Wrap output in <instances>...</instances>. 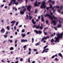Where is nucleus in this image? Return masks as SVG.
<instances>
[{"instance_id": "obj_1", "label": "nucleus", "mask_w": 63, "mask_h": 63, "mask_svg": "<svg viewBox=\"0 0 63 63\" xmlns=\"http://www.w3.org/2000/svg\"><path fill=\"white\" fill-rule=\"evenodd\" d=\"M57 37H55V38L56 40V41H54L55 42H56L57 41L58 42H59V40L60 38H62V35H63V32L61 34L57 33Z\"/></svg>"}, {"instance_id": "obj_2", "label": "nucleus", "mask_w": 63, "mask_h": 63, "mask_svg": "<svg viewBox=\"0 0 63 63\" xmlns=\"http://www.w3.org/2000/svg\"><path fill=\"white\" fill-rule=\"evenodd\" d=\"M45 16H49V18L51 19V20H52L53 18L54 19H57V18L56 17H55V16H51L50 15H49L48 14H46Z\"/></svg>"}, {"instance_id": "obj_3", "label": "nucleus", "mask_w": 63, "mask_h": 63, "mask_svg": "<svg viewBox=\"0 0 63 63\" xmlns=\"http://www.w3.org/2000/svg\"><path fill=\"white\" fill-rule=\"evenodd\" d=\"M16 0H11V1L10 2V3L8 4L9 6H11V5L13 3V2H14V3H13V4H15L16 5H17L18 4V2H16Z\"/></svg>"}, {"instance_id": "obj_4", "label": "nucleus", "mask_w": 63, "mask_h": 63, "mask_svg": "<svg viewBox=\"0 0 63 63\" xmlns=\"http://www.w3.org/2000/svg\"><path fill=\"white\" fill-rule=\"evenodd\" d=\"M45 4H46V2H45V1L42 2L41 6L40 7L41 9H42L43 8H46Z\"/></svg>"}, {"instance_id": "obj_5", "label": "nucleus", "mask_w": 63, "mask_h": 63, "mask_svg": "<svg viewBox=\"0 0 63 63\" xmlns=\"http://www.w3.org/2000/svg\"><path fill=\"white\" fill-rule=\"evenodd\" d=\"M34 32H36V33L37 34L39 33V34H41L42 33V31H37V30H34Z\"/></svg>"}, {"instance_id": "obj_6", "label": "nucleus", "mask_w": 63, "mask_h": 63, "mask_svg": "<svg viewBox=\"0 0 63 63\" xmlns=\"http://www.w3.org/2000/svg\"><path fill=\"white\" fill-rule=\"evenodd\" d=\"M31 6H28L27 8V10H28L30 12L31 10Z\"/></svg>"}, {"instance_id": "obj_7", "label": "nucleus", "mask_w": 63, "mask_h": 63, "mask_svg": "<svg viewBox=\"0 0 63 63\" xmlns=\"http://www.w3.org/2000/svg\"><path fill=\"white\" fill-rule=\"evenodd\" d=\"M5 30L3 28H2L1 30V33L2 34L4 33L5 32Z\"/></svg>"}, {"instance_id": "obj_8", "label": "nucleus", "mask_w": 63, "mask_h": 63, "mask_svg": "<svg viewBox=\"0 0 63 63\" xmlns=\"http://www.w3.org/2000/svg\"><path fill=\"white\" fill-rule=\"evenodd\" d=\"M26 10V9H25L24 11H20V13L21 14H22V15H23L24 14V12H25V11Z\"/></svg>"}, {"instance_id": "obj_9", "label": "nucleus", "mask_w": 63, "mask_h": 63, "mask_svg": "<svg viewBox=\"0 0 63 63\" xmlns=\"http://www.w3.org/2000/svg\"><path fill=\"white\" fill-rule=\"evenodd\" d=\"M52 23H53L54 25H55L56 24L57 22H56L55 21L53 20H52Z\"/></svg>"}, {"instance_id": "obj_10", "label": "nucleus", "mask_w": 63, "mask_h": 63, "mask_svg": "<svg viewBox=\"0 0 63 63\" xmlns=\"http://www.w3.org/2000/svg\"><path fill=\"white\" fill-rule=\"evenodd\" d=\"M58 55L59 56H60V57H61V58H63V56H62V54H61V53H59Z\"/></svg>"}, {"instance_id": "obj_11", "label": "nucleus", "mask_w": 63, "mask_h": 63, "mask_svg": "<svg viewBox=\"0 0 63 63\" xmlns=\"http://www.w3.org/2000/svg\"><path fill=\"white\" fill-rule=\"evenodd\" d=\"M34 21V19H33L32 20V23L33 24H36V22Z\"/></svg>"}, {"instance_id": "obj_12", "label": "nucleus", "mask_w": 63, "mask_h": 63, "mask_svg": "<svg viewBox=\"0 0 63 63\" xmlns=\"http://www.w3.org/2000/svg\"><path fill=\"white\" fill-rule=\"evenodd\" d=\"M61 25L59 24L57 26V28H61Z\"/></svg>"}, {"instance_id": "obj_13", "label": "nucleus", "mask_w": 63, "mask_h": 63, "mask_svg": "<svg viewBox=\"0 0 63 63\" xmlns=\"http://www.w3.org/2000/svg\"><path fill=\"white\" fill-rule=\"evenodd\" d=\"M41 17L42 21H45V20L44 19V17H43V16H42V15H41Z\"/></svg>"}, {"instance_id": "obj_14", "label": "nucleus", "mask_w": 63, "mask_h": 63, "mask_svg": "<svg viewBox=\"0 0 63 63\" xmlns=\"http://www.w3.org/2000/svg\"><path fill=\"white\" fill-rule=\"evenodd\" d=\"M45 40H47V38H46V37H44L42 39V41L43 42V41H44V40H45Z\"/></svg>"}, {"instance_id": "obj_15", "label": "nucleus", "mask_w": 63, "mask_h": 63, "mask_svg": "<svg viewBox=\"0 0 63 63\" xmlns=\"http://www.w3.org/2000/svg\"><path fill=\"white\" fill-rule=\"evenodd\" d=\"M48 50V49L47 48L43 50V51L42 52V53H44V52H45V50Z\"/></svg>"}, {"instance_id": "obj_16", "label": "nucleus", "mask_w": 63, "mask_h": 63, "mask_svg": "<svg viewBox=\"0 0 63 63\" xmlns=\"http://www.w3.org/2000/svg\"><path fill=\"white\" fill-rule=\"evenodd\" d=\"M34 6L35 7H36V6H38V5L37 4V2H36L35 3H34Z\"/></svg>"}, {"instance_id": "obj_17", "label": "nucleus", "mask_w": 63, "mask_h": 63, "mask_svg": "<svg viewBox=\"0 0 63 63\" xmlns=\"http://www.w3.org/2000/svg\"><path fill=\"white\" fill-rule=\"evenodd\" d=\"M6 28L8 30H10V27L9 26H8L6 27Z\"/></svg>"}, {"instance_id": "obj_18", "label": "nucleus", "mask_w": 63, "mask_h": 63, "mask_svg": "<svg viewBox=\"0 0 63 63\" xmlns=\"http://www.w3.org/2000/svg\"><path fill=\"white\" fill-rule=\"evenodd\" d=\"M22 34V36L23 38V37H25V35H26L25 34H24L23 33Z\"/></svg>"}, {"instance_id": "obj_19", "label": "nucleus", "mask_w": 63, "mask_h": 63, "mask_svg": "<svg viewBox=\"0 0 63 63\" xmlns=\"http://www.w3.org/2000/svg\"><path fill=\"white\" fill-rule=\"evenodd\" d=\"M11 23H14V24L15 23H16V21L14 20L12 21V22H11Z\"/></svg>"}, {"instance_id": "obj_20", "label": "nucleus", "mask_w": 63, "mask_h": 63, "mask_svg": "<svg viewBox=\"0 0 63 63\" xmlns=\"http://www.w3.org/2000/svg\"><path fill=\"white\" fill-rule=\"evenodd\" d=\"M3 36L5 38H6L8 37L7 35H4Z\"/></svg>"}, {"instance_id": "obj_21", "label": "nucleus", "mask_w": 63, "mask_h": 63, "mask_svg": "<svg viewBox=\"0 0 63 63\" xmlns=\"http://www.w3.org/2000/svg\"><path fill=\"white\" fill-rule=\"evenodd\" d=\"M10 49L11 50H14V48L13 47H11L10 48Z\"/></svg>"}, {"instance_id": "obj_22", "label": "nucleus", "mask_w": 63, "mask_h": 63, "mask_svg": "<svg viewBox=\"0 0 63 63\" xmlns=\"http://www.w3.org/2000/svg\"><path fill=\"white\" fill-rule=\"evenodd\" d=\"M39 28L40 29H41V30H42L43 29V27L40 26L39 27Z\"/></svg>"}, {"instance_id": "obj_23", "label": "nucleus", "mask_w": 63, "mask_h": 63, "mask_svg": "<svg viewBox=\"0 0 63 63\" xmlns=\"http://www.w3.org/2000/svg\"><path fill=\"white\" fill-rule=\"evenodd\" d=\"M39 26H36L35 29H38V28H39Z\"/></svg>"}, {"instance_id": "obj_24", "label": "nucleus", "mask_w": 63, "mask_h": 63, "mask_svg": "<svg viewBox=\"0 0 63 63\" xmlns=\"http://www.w3.org/2000/svg\"><path fill=\"white\" fill-rule=\"evenodd\" d=\"M24 42V39H22L21 40V43Z\"/></svg>"}, {"instance_id": "obj_25", "label": "nucleus", "mask_w": 63, "mask_h": 63, "mask_svg": "<svg viewBox=\"0 0 63 63\" xmlns=\"http://www.w3.org/2000/svg\"><path fill=\"white\" fill-rule=\"evenodd\" d=\"M29 17L30 20H31V19L32 18V17L31 16H30Z\"/></svg>"}, {"instance_id": "obj_26", "label": "nucleus", "mask_w": 63, "mask_h": 63, "mask_svg": "<svg viewBox=\"0 0 63 63\" xmlns=\"http://www.w3.org/2000/svg\"><path fill=\"white\" fill-rule=\"evenodd\" d=\"M54 41V40H53V39H52L51 41V43H53Z\"/></svg>"}, {"instance_id": "obj_27", "label": "nucleus", "mask_w": 63, "mask_h": 63, "mask_svg": "<svg viewBox=\"0 0 63 63\" xmlns=\"http://www.w3.org/2000/svg\"><path fill=\"white\" fill-rule=\"evenodd\" d=\"M34 38H32V43H34Z\"/></svg>"}, {"instance_id": "obj_28", "label": "nucleus", "mask_w": 63, "mask_h": 63, "mask_svg": "<svg viewBox=\"0 0 63 63\" xmlns=\"http://www.w3.org/2000/svg\"><path fill=\"white\" fill-rule=\"evenodd\" d=\"M18 23H19V22H16V26H17V25H18Z\"/></svg>"}, {"instance_id": "obj_29", "label": "nucleus", "mask_w": 63, "mask_h": 63, "mask_svg": "<svg viewBox=\"0 0 63 63\" xmlns=\"http://www.w3.org/2000/svg\"><path fill=\"white\" fill-rule=\"evenodd\" d=\"M21 32H25V30H24V29H23L22 31H21Z\"/></svg>"}, {"instance_id": "obj_30", "label": "nucleus", "mask_w": 63, "mask_h": 63, "mask_svg": "<svg viewBox=\"0 0 63 63\" xmlns=\"http://www.w3.org/2000/svg\"><path fill=\"white\" fill-rule=\"evenodd\" d=\"M48 46H47V45L46 46H45L44 48H43L44 49H45V48H46Z\"/></svg>"}, {"instance_id": "obj_31", "label": "nucleus", "mask_w": 63, "mask_h": 63, "mask_svg": "<svg viewBox=\"0 0 63 63\" xmlns=\"http://www.w3.org/2000/svg\"><path fill=\"white\" fill-rule=\"evenodd\" d=\"M43 32L44 33L45 35H47V33L45 32V30H44L43 31Z\"/></svg>"}, {"instance_id": "obj_32", "label": "nucleus", "mask_w": 63, "mask_h": 63, "mask_svg": "<svg viewBox=\"0 0 63 63\" xmlns=\"http://www.w3.org/2000/svg\"><path fill=\"white\" fill-rule=\"evenodd\" d=\"M55 60H56V61H58L59 60V59H57V58H55Z\"/></svg>"}, {"instance_id": "obj_33", "label": "nucleus", "mask_w": 63, "mask_h": 63, "mask_svg": "<svg viewBox=\"0 0 63 63\" xmlns=\"http://www.w3.org/2000/svg\"><path fill=\"white\" fill-rule=\"evenodd\" d=\"M39 44L38 43H36L35 44V46H39Z\"/></svg>"}, {"instance_id": "obj_34", "label": "nucleus", "mask_w": 63, "mask_h": 63, "mask_svg": "<svg viewBox=\"0 0 63 63\" xmlns=\"http://www.w3.org/2000/svg\"><path fill=\"white\" fill-rule=\"evenodd\" d=\"M35 14H36V13H37V9L35 10Z\"/></svg>"}, {"instance_id": "obj_35", "label": "nucleus", "mask_w": 63, "mask_h": 63, "mask_svg": "<svg viewBox=\"0 0 63 63\" xmlns=\"http://www.w3.org/2000/svg\"><path fill=\"white\" fill-rule=\"evenodd\" d=\"M33 51L36 52V51H37V50L36 49H34Z\"/></svg>"}, {"instance_id": "obj_36", "label": "nucleus", "mask_w": 63, "mask_h": 63, "mask_svg": "<svg viewBox=\"0 0 63 63\" xmlns=\"http://www.w3.org/2000/svg\"><path fill=\"white\" fill-rule=\"evenodd\" d=\"M30 58H29L28 59V62H30Z\"/></svg>"}, {"instance_id": "obj_37", "label": "nucleus", "mask_w": 63, "mask_h": 63, "mask_svg": "<svg viewBox=\"0 0 63 63\" xmlns=\"http://www.w3.org/2000/svg\"><path fill=\"white\" fill-rule=\"evenodd\" d=\"M55 57V55H53L51 57V58L53 59Z\"/></svg>"}, {"instance_id": "obj_38", "label": "nucleus", "mask_w": 63, "mask_h": 63, "mask_svg": "<svg viewBox=\"0 0 63 63\" xmlns=\"http://www.w3.org/2000/svg\"><path fill=\"white\" fill-rule=\"evenodd\" d=\"M27 42V39H24V42Z\"/></svg>"}, {"instance_id": "obj_39", "label": "nucleus", "mask_w": 63, "mask_h": 63, "mask_svg": "<svg viewBox=\"0 0 63 63\" xmlns=\"http://www.w3.org/2000/svg\"><path fill=\"white\" fill-rule=\"evenodd\" d=\"M23 48H26V45H25L23 47Z\"/></svg>"}, {"instance_id": "obj_40", "label": "nucleus", "mask_w": 63, "mask_h": 63, "mask_svg": "<svg viewBox=\"0 0 63 63\" xmlns=\"http://www.w3.org/2000/svg\"><path fill=\"white\" fill-rule=\"evenodd\" d=\"M9 42L10 43H12V42H13V40H9Z\"/></svg>"}, {"instance_id": "obj_41", "label": "nucleus", "mask_w": 63, "mask_h": 63, "mask_svg": "<svg viewBox=\"0 0 63 63\" xmlns=\"http://www.w3.org/2000/svg\"><path fill=\"white\" fill-rule=\"evenodd\" d=\"M4 6V4L2 5H1V6H0L1 8H2L3 6Z\"/></svg>"}, {"instance_id": "obj_42", "label": "nucleus", "mask_w": 63, "mask_h": 63, "mask_svg": "<svg viewBox=\"0 0 63 63\" xmlns=\"http://www.w3.org/2000/svg\"><path fill=\"white\" fill-rule=\"evenodd\" d=\"M58 12L59 13H60V10L59 9H58Z\"/></svg>"}, {"instance_id": "obj_43", "label": "nucleus", "mask_w": 63, "mask_h": 63, "mask_svg": "<svg viewBox=\"0 0 63 63\" xmlns=\"http://www.w3.org/2000/svg\"><path fill=\"white\" fill-rule=\"evenodd\" d=\"M54 28L55 29V30H57V28L56 27H54Z\"/></svg>"}, {"instance_id": "obj_44", "label": "nucleus", "mask_w": 63, "mask_h": 63, "mask_svg": "<svg viewBox=\"0 0 63 63\" xmlns=\"http://www.w3.org/2000/svg\"><path fill=\"white\" fill-rule=\"evenodd\" d=\"M15 34L16 35H17V32H15Z\"/></svg>"}, {"instance_id": "obj_45", "label": "nucleus", "mask_w": 63, "mask_h": 63, "mask_svg": "<svg viewBox=\"0 0 63 63\" xmlns=\"http://www.w3.org/2000/svg\"><path fill=\"white\" fill-rule=\"evenodd\" d=\"M63 6H62L61 7L60 9L61 10H62L63 9Z\"/></svg>"}, {"instance_id": "obj_46", "label": "nucleus", "mask_w": 63, "mask_h": 63, "mask_svg": "<svg viewBox=\"0 0 63 63\" xmlns=\"http://www.w3.org/2000/svg\"><path fill=\"white\" fill-rule=\"evenodd\" d=\"M47 28H44V30L45 31V30H46V29H47Z\"/></svg>"}, {"instance_id": "obj_47", "label": "nucleus", "mask_w": 63, "mask_h": 63, "mask_svg": "<svg viewBox=\"0 0 63 63\" xmlns=\"http://www.w3.org/2000/svg\"><path fill=\"white\" fill-rule=\"evenodd\" d=\"M58 20H59V23H61L62 22H61V21H60V19H59Z\"/></svg>"}, {"instance_id": "obj_48", "label": "nucleus", "mask_w": 63, "mask_h": 63, "mask_svg": "<svg viewBox=\"0 0 63 63\" xmlns=\"http://www.w3.org/2000/svg\"><path fill=\"white\" fill-rule=\"evenodd\" d=\"M17 41L16 40L15 41V44H16V43H17Z\"/></svg>"}, {"instance_id": "obj_49", "label": "nucleus", "mask_w": 63, "mask_h": 63, "mask_svg": "<svg viewBox=\"0 0 63 63\" xmlns=\"http://www.w3.org/2000/svg\"><path fill=\"white\" fill-rule=\"evenodd\" d=\"M48 21H47V20L46 21V24H48Z\"/></svg>"}, {"instance_id": "obj_50", "label": "nucleus", "mask_w": 63, "mask_h": 63, "mask_svg": "<svg viewBox=\"0 0 63 63\" xmlns=\"http://www.w3.org/2000/svg\"><path fill=\"white\" fill-rule=\"evenodd\" d=\"M23 60V59H22V58L20 59V61H22Z\"/></svg>"}, {"instance_id": "obj_51", "label": "nucleus", "mask_w": 63, "mask_h": 63, "mask_svg": "<svg viewBox=\"0 0 63 63\" xmlns=\"http://www.w3.org/2000/svg\"><path fill=\"white\" fill-rule=\"evenodd\" d=\"M31 54V51L29 52L28 53V54H29V55H30V54Z\"/></svg>"}, {"instance_id": "obj_52", "label": "nucleus", "mask_w": 63, "mask_h": 63, "mask_svg": "<svg viewBox=\"0 0 63 63\" xmlns=\"http://www.w3.org/2000/svg\"><path fill=\"white\" fill-rule=\"evenodd\" d=\"M29 51H31V49L30 48H29Z\"/></svg>"}, {"instance_id": "obj_53", "label": "nucleus", "mask_w": 63, "mask_h": 63, "mask_svg": "<svg viewBox=\"0 0 63 63\" xmlns=\"http://www.w3.org/2000/svg\"><path fill=\"white\" fill-rule=\"evenodd\" d=\"M14 29H15V30H16V27L15 26L14 27Z\"/></svg>"}, {"instance_id": "obj_54", "label": "nucleus", "mask_w": 63, "mask_h": 63, "mask_svg": "<svg viewBox=\"0 0 63 63\" xmlns=\"http://www.w3.org/2000/svg\"><path fill=\"white\" fill-rule=\"evenodd\" d=\"M30 32H28L27 33V35H29V34H30Z\"/></svg>"}, {"instance_id": "obj_55", "label": "nucleus", "mask_w": 63, "mask_h": 63, "mask_svg": "<svg viewBox=\"0 0 63 63\" xmlns=\"http://www.w3.org/2000/svg\"><path fill=\"white\" fill-rule=\"evenodd\" d=\"M8 34V32L6 31L5 34Z\"/></svg>"}, {"instance_id": "obj_56", "label": "nucleus", "mask_w": 63, "mask_h": 63, "mask_svg": "<svg viewBox=\"0 0 63 63\" xmlns=\"http://www.w3.org/2000/svg\"><path fill=\"white\" fill-rule=\"evenodd\" d=\"M38 18V19H40V16H39Z\"/></svg>"}, {"instance_id": "obj_57", "label": "nucleus", "mask_w": 63, "mask_h": 63, "mask_svg": "<svg viewBox=\"0 0 63 63\" xmlns=\"http://www.w3.org/2000/svg\"><path fill=\"white\" fill-rule=\"evenodd\" d=\"M12 54H13V52L11 51L10 52Z\"/></svg>"}, {"instance_id": "obj_58", "label": "nucleus", "mask_w": 63, "mask_h": 63, "mask_svg": "<svg viewBox=\"0 0 63 63\" xmlns=\"http://www.w3.org/2000/svg\"><path fill=\"white\" fill-rule=\"evenodd\" d=\"M36 26V25H34L33 26V28H35V27Z\"/></svg>"}, {"instance_id": "obj_59", "label": "nucleus", "mask_w": 63, "mask_h": 63, "mask_svg": "<svg viewBox=\"0 0 63 63\" xmlns=\"http://www.w3.org/2000/svg\"><path fill=\"white\" fill-rule=\"evenodd\" d=\"M47 10H49V7H47L46 8Z\"/></svg>"}, {"instance_id": "obj_60", "label": "nucleus", "mask_w": 63, "mask_h": 63, "mask_svg": "<svg viewBox=\"0 0 63 63\" xmlns=\"http://www.w3.org/2000/svg\"><path fill=\"white\" fill-rule=\"evenodd\" d=\"M14 23H13V24H12L11 25V27H13V26H14Z\"/></svg>"}, {"instance_id": "obj_61", "label": "nucleus", "mask_w": 63, "mask_h": 63, "mask_svg": "<svg viewBox=\"0 0 63 63\" xmlns=\"http://www.w3.org/2000/svg\"><path fill=\"white\" fill-rule=\"evenodd\" d=\"M17 32H19V29H17Z\"/></svg>"}, {"instance_id": "obj_62", "label": "nucleus", "mask_w": 63, "mask_h": 63, "mask_svg": "<svg viewBox=\"0 0 63 63\" xmlns=\"http://www.w3.org/2000/svg\"><path fill=\"white\" fill-rule=\"evenodd\" d=\"M35 63V61H33L32 62V63Z\"/></svg>"}, {"instance_id": "obj_63", "label": "nucleus", "mask_w": 63, "mask_h": 63, "mask_svg": "<svg viewBox=\"0 0 63 63\" xmlns=\"http://www.w3.org/2000/svg\"><path fill=\"white\" fill-rule=\"evenodd\" d=\"M18 63V61H16L15 62V63Z\"/></svg>"}, {"instance_id": "obj_64", "label": "nucleus", "mask_w": 63, "mask_h": 63, "mask_svg": "<svg viewBox=\"0 0 63 63\" xmlns=\"http://www.w3.org/2000/svg\"><path fill=\"white\" fill-rule=\"evenodd\" d=\"M25 3H27V0H26Z\"/></svg>"}]
</instances>
